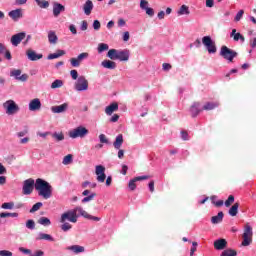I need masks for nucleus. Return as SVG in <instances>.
<instances>
[{
    "label": "nucleus",
    "instance_id": "nucleus-55",
    "mask_svg": "<svg viewBox=\"0 0 256 256\" xmlns=\"http://www.w3.org/2000/svg\"><path fill=\"white\" fill-rule=\"evenodd\" d=\"M70 75L74 81H77L79 79V73L77 70H71Z\"/></svg>",
    "mask_w": 256,
    "mask_h": 256
},
{
    "label": "nucleus",
    "instance_id": "nucleus-58",
    "mask_svg": "<svg viewBox=\"0 0 256 256\" xmlns=\"http://www.w3.org/2000/svg\"><path fill=\"white\" fill-rule=\"evenodd\" d=\"M0 256H13V252L8 250H0Z\"/></svg>",
    "mask_w": 256,
    "mask_h": 256
},
{
    "label": "nucleus",
    "instance_id": "nucleus-16",
    "mask_svg": "<svg viewBox=\"0 0 256 256\" xmlns=\"http://www.w3.org/2000/svg\"><path fill=\"white\" fill-rule=\"evenodd\" d=\"M94 7H95V5H93V1L86 0L85 3L82 6V11H83L84 15L89 17V15H91V13H93V8Z\"/></svg>",
    "mask_w": 256,
    "mask_h": 256
},
{
    "label": "nucleus",
    "instance_id": "nucleus-11",
    "mask_svg": "<svg viewBox=\"0 0 256 256\" xmlns=\"http://www.w3.org/2000/svg\"><path fill=\"white\" fill-rule=\"evenodd\" d=\"M35 187V180L33 178H29L23 182V194L31 195L33 193V188Z\"/></svg>",
    "mask_w": 256,
    "mask_h": 256
},
{
    "label": "nucleus",
    "instance_id": "nucleus-3",
    "mask_svg": "<svg viewBox=\"0 0 256 256\" xmlns=\"http://www.w3.org/2000/svg\"><path fill=\"white\" fill-rule=\"evenodd\" d=\"M70 139H85L87 135H89V130L85 128V126H78L68 133Z\"/></svg>",
    "mask_w": 256,
    "mask_h": 256
},
{
    "label": "nucleus",
    "instance_id": "nucleus-30",
    "mask_svg": "<svg viewBox=\"0 0 256 256\" xmlns=\"http://www.w3.org/2000/svg\"><path fill=\"white\" fill-rule=\"evenodd\" d=\"M101 65L104 67V69H117V63L111 61V60H103L101 62Z\"/></svg>",
    "mask_w": 256,
    "mask_h": 256
},
{
    "label": "nucleus",
    "instance_id": "nucleus-5",
    "mask_svg": "<svg viewBox=\"0 0 256 256\" xmlns=\"http://www.w3.org/2000/svg\"><path fill=\"white\" fill-rule=\"evenodd\" d=\"M74 89L78 93L89 90V80L85 76H79L77 81L74 83Z\"/></svg>",
    "mask_w": 256,
    "mask_h": 256
},
{
    "label": "nucleus",
    "instance_id": "nucleus-12",
    "mask_svg": "<svg viewBox=\"0 0 256 256\" xmlns=\"http://www.w3.org/2000/svg\"><path fill=\"white\" fill-rule=\"evenodd\" d=\"M95 174L97 175L98 183H105V179H107V175H105V166L97 165L95 168Z\"/></svg>",
    "mask_w": 256,
    "mask_h": 256
},
{
    "label": "nucleus",
    "instance_id": "nucleus-40",
    "mask_svg": "<svg viewBox=\"0 0 256 256\" xmlns=\"http://www.w3.org/2000/svg\"><path fill=\"white\" fill-rule=\"evenodd\" d=\"M40 9H47L49 7V1L47 0H35Z\"/></svg>",
    "mask_w": 256,
    "mask_h": 256
},
{
    "label": "nucleus",
    "instance_id": "nucleus-8",
    "mask_svg": "<svg viewBox=\"0 0 256 256\" xmlns=\"http://www.w3.org/2000/svg\"><path fill=\"white\" fill-rule=\"evenodd\" d=\"M253 241V228L250 225H246L243 233V247H249Z\"/></svg>",
    "mask_w": 256,
    "mask_h": 256
},
{
    "label": "nucleus",
    "instance_id": "nucleus-43",
    "mask_svg": "<svg viewBox=\"0 0 256 256\" xmlns=\"http://www.w3.org/2000/svg\"><path fill=\"white\" fill-rule=\"evenodd\" d=\"M63 165H71V163H73V155L68 154L63 158L62 161Z\"/></svg>",
    "mask_w": 256,
    "mask_h": 256
},
{
    "label": "nucleus",
    "instance_id": "nucleus-48",
    "mask_svg": "<svg viewBox=\"0 0 256 256\" xmlns=\"http://www.w3.org/2000/svg\"><path fill=\"white\" fill-rule=\"evenodd\" d=\"M235 203V196L230 195L228 199L224 202L225 207H231Z\"/></svg>",
    "mask_w": 256,
    "mask_h": 256
},
{
    "label": "nucleus",
    "instance_id": "nucleus-41",
    "mask_svg": "<svg viewBox=\"0 0 256 256\" xmlns=\"http://www.w3.org/2000/svg\"><path fill=\"white\" fill-rule=\"evenodd\" d=\"M98 53H103L105 51H109V44L100 43L97 48Z\"/></svg>",
    "mask_w": 256,
    "mask_h": 256
},
{
    "label": "nucleus",
    "instance_id": "nucleus-1",
    "mask_svg": "<svg viewBox=\"0 0 256 256\" xmlns=\"http://www.w3.org/2000/svg\"><path fill=\"white\" fill-rule=\"evenodd\" d=\"M67 221L70 223H77V214L73 211V209L62 213L60 216V223H62L60 228L64 233H67V231H71V229H73V225Z\"/></svg>",
    "mask_w": 256,
    "mask_h": 256
},
{
    "label": "nucleus",
    "instance_id": "nucleus-52",
    "mask_svg": "<svg viewBox=\"0 0 256 256\" xmlns=\"http://www.w3.org/2000/svg\"><path fill=\"white\" fill-rule=\"evenodd\" d=\"M99 141L100 143H104L105 145H109V139H107V136L105 134L99 135Z\"/></svg>",
    "mask_w": 256,
    "mask_h": 256
},
{
    "label": "nucleus",
    "instance_id": "nucleus-13",
    "mask_svg": "<svg viewBox=\"0 0 256 256\" xmlns=\"http://www.w3.org/2000/svg\"><path fill=\"white\" fill-rule=\"evenodd\" d=\"M52 13L54 17H59L61 13H65V6L59 2H53Z\"/></svg>",
    "mask_w": 256,
    "mask_h": 256
},
{
    "label": "nucleus",
    "instance_id": "nucleus-44",
    "mask_svg": "<svg viewBox=\"0 0 256 256\" xmlns=\"http://www.w3.org/2000/svg\"><path fill=\"white\" fill-rule=\"evenodd\" d=\"M63 86V80H55L54 82H52L51 84V89H60V87Z\"/></svg>",
    "mask_w": 256,
    "mask_h": 256
},
{
    "label": "nucleus",
    "instance_id": "nucleus-37",
    "mask_svg": "<svg viewBox=\"0 0 256 256\" xmlns=\"http://www.w3.org/2000/svg\"><path fill=\"white\" fill-rule=\"evenodd\" d=\"M52 138L59 143V141H65V134L63 132H54Z\"/></svg>",
    "mask_w": 256,
    "mask_h": 256
},
{
    "label": "nucleus",
    "instance_id": "nucleus-42",
    "mask_svg": "<svg viewBox=\"0 0 256 256\" xmlns=\"http://www.w3.org/2000/svg\"><path fill=\"white\" fill-rule=\"evenodd\" d=\"M220 256H237V251L233 249H226L221 253Z\"/></svg>",
    "mask_w": 256,
    "mask_h": 256
},
{
    "label": "nucleus",
    "instance_id": "nucleus-51",
    "mask_svg": "<svg viewBox=\"0 0 256 256\" xmlns=\"http://www.w3.org/2000/svg\"><path fill=\"white\" fill-rule=\"evenodd\" d=\"M148 8L149 2L147 0H140V9H142V11H145Z\"/></svg>",
    "mask_w": 256,
    "mask_h": 256
},
{
    "label": "nucleus",
    "instance_id": "nucleus-45",
    "mask_svg": "<svg viewBox=\"0 0 256 256\" xmlns=\"http://www.w3.org/2000/svg\"><path fill=\"white\" fill-rule=\"evenodd\" d=\"M97 197V194L95 192L91 193L90 195L84 197L82 199V203H89V201H93Z\"/></svg>",
    "mask_w": 256,
    "mask_h": 256
},
{
    "label": "nucleus",
    "instance_id": "nucleus-27",
    "mask_svg": "<svg viewBox=\"0 0 256 256\" xmlns=\"http://www.w3.org/2000/svg\"><path fill=\"white\" fill-rule=\"evenodd\" d=\"M118 110H119V104L114 102L105 108V113L106 115H113V113H115V111H118Z\"/></svg>",
    "mask_w": 256,
    "mask_h": 256
},
{
    "label": "nucleus",
    "instance_id": "nucleus-19",
    "mask_svg": "<svg viewBox=\"0 0 256 256\" xmlns=\"http://www.w3.org/2000/svg\"><path fill=\"white\" fill-rule=\"evenodd\" d=\"M29 111H41V100L39 98L32 99L28 104Z\"/></svg>",
    "mask_w": 256,
    "mask_h": 256
},
{
    "label": "nucleus",
    "instance_id": "nucleus-64",
    "mask_svg": "<svg viewBox=\"0 0 256 256\" xmlns=\"http://www.w3.org/2000/svg\"><path fill=\"white\" fill-rule=\"evenodd\" d=\"M250 47H252V49H255V47H256V38L250 39Z\"/></svg>",
    "mask_w": 256,
    "mask_h": 256
},
{
    "label": "nucleus",
    "instance_id": "nucleus-60",
    "mask_svg": "<svg viewBox=\"0 0 256 256\" xmlns=\"http://www.w3.org/2000/svg\"><path fill=\"white\" fill-rule=\"evenodd\" d=\"M27 133H29V129L26 128V129L18 132L16 135H17V137H25V135H27Z\"/></svg>",
    "mask_w": 256,
    "mask_h": 256
},
{
    "label": "nucleus",
    "instance_id": "nucleus-56",
    "mask_svg": "<svg viewBox=\"0 0 256 256\" xmlns=\"http://www.w3.org/2000/svg\"><path fill=\"white\" fill-rule=\"evenodd\" d=\"M70 63L72 65V67H79L81 65V63L79 62V60L77 58H72L70 60Z\"/></svg>",
    "mask_w": 256,
    "mask_h": 256
},
{
    "label": "nucleus",
    "instance_id": "nucleus-35",
    "mask_svg": "<svg viewBox=\"0 0 256 256\" xmlns=\"http://www.w3.org/2000/svg\"><path fill=\"white\" fill-rule=\"evenodd\" d=\"M218 106H219V102H207L203 106V110L204 111H213V109H217Z\"/></svg>",
    "mask_w": 256,
    "mask_h": 256
},
{
    "label": "nucleus",
    "instance_id": "nucleus-34",
    "mask_svg": "<svg viewBox=\"0 0 256 256\" xmlns=\"http://www.w3.org/2000/svg\"><path fill=\"white\" fill-rule=\"evenodd\" d=\"M65 50H57L56 53H52L49 54L47 59L49 61L53 60V59H59V57H63V55H65Z\"/></svg>",
    "mask_w": 256,
    "mask_h": 256
},
{
    "label": "nucleus",
    "instance_id": "nucleus-25",
    "mask_svg": "<svg viewBox=\"0 0 256 256\" xmlns=\"http://www.w3.org/2000/svg\"><path fill=\"white\" fill-rule=\"evenodd\" d=\"M230 37H233L234 41H241V43H245V36L237 32V29L232 30Z\"/></svg>",
    "mask_w": 256,
    "mask_h": 256
},
{
    "label": "nucleus",
    "instance_id": "nucleus-21",
    "mask_svg": "<svg viewBox=\"0 0 256 256\" xmlns=\"http://www.w3.org/2000/svg\"><path fill=\"white\" fill-rule=\"evenodd\" d=\"M214 248L216 251H223V249L227 248V240L221 238L214 241Z\"/></svg>",
    "mask_w": 256,
    "mask_h": 256
},
{
    "label": "nucleus",
    "instance_id": "nucleus-6",
    "mask_svg": "<svg viewBox=\"0 0 256 256\" xmlns=\"http://www.w3.org/2000/svg\"><path fill=\"white\" fill-rule=\"evenodd\" d=\"M75 214L77 215V220L79 219V217H84V219H89L90 221H101L100 217L97 216H93L90 215L89 213H87V211H85V209H83V207L81 206H77L74 209H72Z\"/></svg>",
    "mask_w": 256,
    "mask_h": 256
},
{
    "label": "nucleus",
    "instance_id": "nucleus-31",
    "mask_svg": "<svg viewBox=\"0 0 256 256\" xmlns=\"http://www.w3.org/2000/svg\"><path fill=\"white\" fill-rule=\"evenodd\" d=\"M108 59H111V61H117L119 58V50L117 49H110L107 53Z\"/></svg>",
    "mask_w": 256,
    "mask_h": 256
},
{
    "label": "nucleus",
    "instance_id": "nucleus-4",
    "mask_svg": "<svg viewBox=\"0 0 256 256\" xmlns=\"http://www.w3.org/2000/svg\"><path fill=\"white\" fill-rule=\"evenodd\" d=\"M237 52L227 46H222L220 49V56L223 57V59H226V61H229V63H233V59L237 57Z\"/></svg>",
    "mask_w": 256,
    "mask_h": 256
},
{
    "label": "nucleus",
    "instance_id": "nucleus-33",
    "mask_svg": "<svg viewBox=\"0 0 256 256\" xmlns=\"http://www.w3.org/2000/svg\"><path fill=\"white\" fill-rule=\"evenodd\" d=\"M237 213H239V202L234 203L228 211L230 217H237Z\"/></svg>",
    "mask_w": 256,
    "mask_h": 256
},
{
    "label": "nucleus",
    "instance_id": "nucleus-38",
    "mask_svg": "<svg viewBox=\"0 0 256 256\" xmlns=\"http://www.w3.org/2000/svg\"><path fill=\"white\" fill-rule=\"evenodd\" d=\"M0 217H1V219H5V217L17 218V217H19V213H17V212H2V213H0Z\"/></svg>",
    "mask_w": 256,
    "mask_h": 256
},
{
    "label": "nucleus",
    "instance_id": "nucleus-15",
    "mask_svg": "<svg viewBox=\"0 0 256 256\" xmlns=\"http://www.w3.org/2000/svg\"><path fill=\"white\" fill-rule=\"evenodd\" d=\"M10 77H14L17 81H22V82L27 81V79L29 78V76L27 74H22L21 75V70L20 69L12 70L10 72Z\"/></svg>",
    "mask_w": 256,
    "mask_h": 256
},
{
    "label": "nucleus",
    "instance_id": "nucleus-17",
    "mask_svg": "<svg viewBox=\"0 0 256 256\" xmlns=\"http://www.w3.org/2000/svg\"><path fill=\"white\" fill-rule=\"evenodd\" d=\"M8 16L10 17V19H12L13 21H19V19L23 18V10L21 8H17L15 10H11L8 13Z\"/></svg>",
    "mask_w": 256,
    "mask_h": 256
},
{
    "label": "nucleus",
    "instance_id": "nucleus-24",
    "mask_svg": "<svg viewBox=\"0 0 256 256\" xmlns=\"http://www.w3.org/2000/svg\"><path fill=\"white\" fill-rule=\"evenodd\" d=\"M201 104L199 102H194L192 106L190 107V113L192 117H197L201 113V109L199 107Z\"/></svg>",
    "mask_w": 256,
    "mask_h": 256
},
{
    "label": "nucleus",
    "instance_id": "nucleus-32",
    "mask_svg": "<svg viewBox=\"0 0 256 256\" xmlns=\"http://www.w3.org/2000/svg\"><path fill=\"white\" fill-rule=\"evenodd\" d=\"M68 251H72L76 255H79V253H85V247L79 245H72L68 247Z\"/></svg>",
    "mask_w": 256,
    "mask_h": 256
},
{
    "label": "nucleus",
    "instance_id": "nucleus-2",
    "mask_svg": "<svg viewBox=\"0 0 256 256\" xmlns=\"http://www.w3.org/2000/svg\"><path fill=\"white\" fill-rule=\"evenodd\" d=\"M35 189L38 191V195L43 197V199H51V195L53 194V187L49 182L38 178L35 182Z\"/></svg>",
    "mask_w": 256,
    "mask_h": 256
},
{
    "label": "nucleus",
    "instance_id": "nucleus-10",
    "mask_svg": "<svg viewBox=\"0 0 256 256\" xmlns=\"http://www.w3.org/2000/svg\"><path fill=\"white\" fill-rule=\"evenodd\" d=\"M202 44L206 47L208 53H217V46L215 45V41L211 38V36H204L202 38Z\"/></svg>",
    "mask_w": 256,
    "mask_h": 256
},
{
    "label": "nucleus",
    "instance_id": "nucleus-9",
    "mask_svg": "<svg viewBox=\"0 0 256 256\" xmlns=\"http://www.w3.org/2000/svg\"><path fill=\"white\" fill-rule=\"evenodd\" d=\"M3 108L5 109L7 115H15V113H19V105H17V103H15L13 100L4 102Z\"/></svg>",
    "mask_w": 256,
    "mask_h": 256
},
{
    "label": "nucleus",
    "instance_id": "nucleus-59",
    "mask_svg": "<svg viewBox=\"0 0 256 256\" xmlns=\"http://www.w3.org/2000/svg\"><path fill=\"white\" fill-rule=\"evenodd\" d=\"M146 15H148L149 17H153V15H155V10H153V8H146Z\"/></svg>",
    "mask_w": 256,
    "mask_h": 256
},
{
    "label": "nucleus",
    "instance_id": "nucleus-36",
    "mask_svg": "<svg viewBox=\"0 0 256 256\" xmlns=\"http://www.w3.org/2000/svg\"><path fill=\"white\" fill-rule=\"evenodd\" d=\"M191 11H189V6L182 5L177 11V15L181 17V15H190Z\"/></svg>",
    "mask_w": 256,
    "mask_h": 256
},
{
    "label": "nucleus",
    "instance_id": "nucleus-26",
    "mask_svg": "<svg viewBox=\"0 0 256 256\" xmlns=\"http://www.w3.org/2000/svg\"><path fill=\"white\" fill-rule=\"evenodd\" d=\"M57 41H59V37H57V33L55 31H48V42L50 45H57Z\"/></svg>",
    "mask_w": 256,
    "mask_h": 256
},
{
    "label": "nucleus",
    "instance_id": "nucleus-46",
    "mask_svg": "<svg viewBox=\"0 0 256 256\" xmlns=\"http://www.w3.org/2000/svg\"><path fill=\"white\" fill-rule=\"evenodd\" d=\"M26 229H29L30 231L35 230V220L29 219L26 221Z\"/></svg>",
    "mask_w": 256,
    "mask_h": 256
},
{
    "label": "nucleus",
    "instance_id": "nucleus-57",
    "mask_svg": "<svg viewBox=\"0 0 256 256\" xmlns=\"http://www.w3.org/2000/svg\"><path fill=\"white\" fill-rule=\"evenodd\" d=\"M88 27H89V24L87 23V21L83 20L80 26L81 31H87Z\"/></svg>",
    "mask_w": 256,
    "mask_h": 256
},
{
    "label": "nucleus",
    "instance_id": "nucleus-28",
    "mask_svg": "<svg viewBox=\"0 0 256 256\" xmlns=\"http://www.w3.org/2000/svg\"><path fill=\"white\" fill-rule=\"evenodd\" d=\"M223 217H225V214L223 213V211H220L216 216H213L211 218V223L213 225H218V223H223Z\"/></svg>",
    "mask_w": 256,
    "mask_h": 256
},
{
    "label": "nucleus",
    "instance_id": "nucleus-61",
    "mask_svg": "<svg viewBox=\"0 0 256 256\" xmlns=\"http://www.w3.org/2000/svg\"><path fill=\"white\" fill-rule=\"evenodd\" d=\"M192 248H191V250H190V256H193V255H195V251H197V242H193L192 243Z\"/></svg>",
    "mask_w": 256,
    "mask_h": 256
},
{
    "label": "nucleus",
    "instance_id": "nucleus-47",
    "mask_svg": "<svg viewBox=\"0 0 256 256\" xmlns=\"http://www.w3.org/2000/svg\"><path fill=\"white\" fill-rule=\"evenodd\" d=\"M41 207H43L42 202H38V203L34 204L32 206V208L30 209V213H36V211H39L41 209Z\"/></svg>",
    "mask_w": 256,
    "mask_h": 256
},
{
    "label": "nucleus",
    "instance_id": "nucleus-14",
    "mask_svg": "<svg viewBox=\"0 0 256 256\" xmlns=\"http://www.w3.org/2000/svg\"><path fill=\"white\" fill-rule=\"evenodd\" d=\"M25 37H27V34L25 32L17 33L11 37V44L14 47H17L21 43V41L25 39Z\"/></svg>",
    "mask_w": 256,
    "mask_h": 256
},
{
    "label": "nucleus",
    "instance_id": "nucleus-50",
    "mask_svg": "<svg viewBox=\"0 0 256 256\" xmlns=\"http://www.w3.org/2000/svg\"><path fill=\"white\" fill-rule=\"evenodd\" d=\"M88 58H89V53L83 52L79 54L76 59H78V61L81 63V61H84V59H88Z\"/></svg>",
    "mask_w": 256,
    "mask_h": 256
},
{
    "label": "nucleus",
    "instance_id": "nucleus-63",
    "mask_svg": "<svg viewBox=\"0 0 256 256\" xmlns=\"http://www.w3.org/2000/svg\"><path fill=\"white\" fill-rule=\"evenodd\" d=\"M181 139L183 141H189V134L186 131L181 132Z\"/></svg>",
    "mask_w": 256,
    "mask_h": 256
},
{
    "label": "nucleus",
    "instance_id": "nucleus-22",
    "mask_svg": "<svg viewBox=\"0 0 256 256\" xmlns=\"http://www.w3.org/2000/svg\"><path fill=\"white\" fill-rule=\"evenodd\" d=\"M26 55L29 61H39V59H43V54H37L34 50H27Z\"/></svg>",
    "mask_w": 256,
    "mask_h": 256
},
{
    "label": "nucleus",
    "instance_id": "nucleus-49",
    "mask_svg": "<svg viewBox=\"0 0 256 256\" xmlns=\"http://www.w3.org/2000/svg\"><path fill=\"white\" fill-rule=\"evenodd\" d=\"M2 209H13L15 207V203L14 202H5L2 204Z\"/></svg>",
    "mask_w": 256,
    "mask_h": 256
},
{
    "label": "nucleus",
    "instance_id": "nucleus-54",
    "mask_svg": "<svg viewBox=\"0 0 256 256\" xmlns=\"http://www.w3.org/2000/svg\"><path fill=\"white\" fill-rule=\"evenodd\" d=\"M244 14H245V11L240 10V11L236 14V16H235V18H234V21L238 22L240 19H243V15H244Z\"/></svg>",
    "mask_w": 256,
    "mask_h": 256
},
{
    "label": "nucleus",
    "instance_id": "nucleus-39",
    "mask_svg": "<svg viewBox=\"0 0 256 256\" xmlns=\"http://www.w3.org/2000/svg\"><path fill=\"white\" fill-rule=\"evenodd\" d=\"M39 225H43L44 227H49L51 225V220L47 217H41L38 220Z\"/></svg>",
    "mask_w": 256,
    "mask_h": 256
},
{
    "label": "nucleus",
    "instance_id": "nucleus-7",
    "mask_svg": "<svg viewBox=\"0 0 256 256\" xmlns=\"http://www.w3.org/2000/svg\"><path fill=\"white\" fill-rule=\"evenodd\" d=\"M123 134H118L113 142V147L118 151V159H123L125 157V150L121 149L123 147Z\"/></svg>",
    "mask_w": 256,
    "mask_h": 256
},
{
    "label": "nucleus",
    "instance_id": "nucleus-20",
    "mask_svg": "<svg viewBox=\"0 0 256 256\" xmlns=\"http://www.w3.org/2000/svg\"><path fill=\"white\" fill-rule=\"evenodd\" d=\"M68 109H69L68 103H63L62 105L51 107V111L55 114L65 113Z\"/></svg>",
    "mask_w": 256,
    "mask_h": 256
},
{
    "label": "nucleus",
    "instance_id": "nucleus-29",
    "mask_svg": "<svg viewBox=\"0 0 256 256\" xmlns=\"http://www.w3.org/2000/svg\"><path fill=\"white\" fill-rule=\"evenodd\" d=\"M36 241H55V239L50 234L39 232Z\"/></svg>",
    "mask_w": 256,
    "mask_h": 256
},
{
    "label": "nucleus",
    "instance_id": "nucleus-23",
    "mask_svg": "<svg viewBox=\"0 0 256 256\" xmlns=\"http://www.w3.org/2000/svg\"><path fill=\"white\" fill-rule=\"evenodd\" d=\"M131 52L128 49L118 50V61H129Z\"/></svg>",
    "mask_w": 256,
    "mask_h": 256
},
{
    "label": "nucleus",
    "instance_id": "nucleus-18",
    "mask_svg": "<svg viewBox=\"0 0 256 256\" xmlns=\"http://www.w3.org/2000/svg\"><path fill=\"white\" fill-rule=\"evenodd\" d=\"M149 179V176L145 175V176H138L135 177L134 179L130 180L128 183V187L130 189V191H135V189H137V185L135 183H137V181H145Z\"/></svg>",
    "mask_w": 256,
    "mask_h": 256
},
{
    "label": "nucleus",
    "instance_id": "nucleus-62",
    "mask_svg": "<svg viewBox=\"0 0 256 256\" xmlns=\"http://www.w3.org/2000/svg\"><path fill=\"white\" fill-rule=\"evenodd\" d=\"M69 31L72 33V35H77V27H75V24H71L69 26Z\"/></svg>",
    "mask_w": 256,
    "mask_h": 256
},
{
    "label": "nucleus",
    "instance_id": "nucleus-53",
    "mask_svg": "<svg viewBox=\"0 0 256 256\" xmlns=\"http://www.w3.org/2000/svg\"><path fill=\"white\" fill-rule=\"evenodd\" d=\"M92 27L94 31H99V29H101V22H99V20H94Z\"/></svg>",
    "mask_w": 256,
    "mask_h": 256
}]
</instances>
